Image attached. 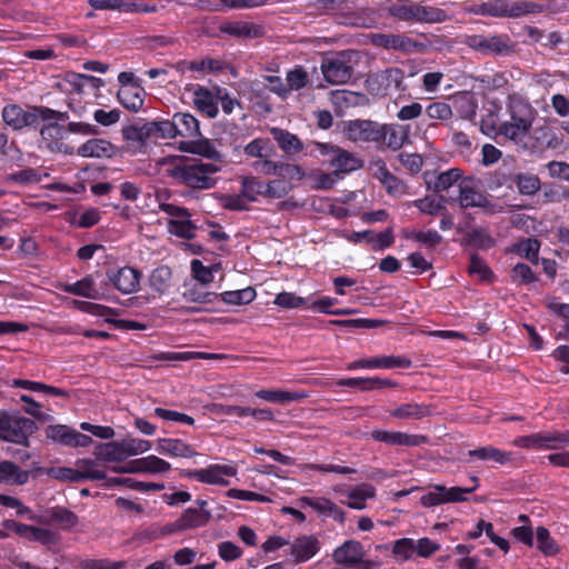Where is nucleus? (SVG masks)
I'll list each match as a JSON object with an SVG mask.
<instances>
[{"instance_id":"de8ad7c7","label":"nucleus","mask_w":569,"mask_h":569,"mask_svg":"<svg viewBox=\"0 0 569 569\" xmlns=\"http://www.w3.org/2000/svg\"><path fill=\"white\" fill-rule=\"evenodd\" d=\"M13 386L37 392L42 391L56 397H69V392L67 390L48 386L41 382L17 379L13 380Z\"/></svg>"},{"instance_id":"338daca9","label":"nucleus","mask_w":569,"mask_h":569,"mask_svg":"<svg viewBox=\"0 0 569 569\" xmlns=\"http://www.w3.org/2000/svg\"><path fill=\"white\" fill-rule=\"evenodd\" d=\"M413 204L422 212L430 216L438 214L441 210H446L440 200L426 197L413 201Z\"/></svg>"},{"instance_id":"f03ea898","label":"nucleus","mask_w":569,"mask_h":569,"mask_svg":"<svg viewBox=\"0 0 569 569\" xmlns=\"http://www.w3.org/2000/svg\"><path fill=\"white\" fill-rule=\"evenodd\" d=\"M543 6L530 0H493L470 6L467 11L491 18L517 19L531 13H540Z\"/></svg>"},{"instance_id":"cd10ccee","label":"nucleus","mask_w":569,"mask_h":569,"mask_svg":"<svg viewBox=\"0 0 569 569\" xmlns=\"http://www.w3.org/2000/svg\"><path fill=\"white\" fill-rule=\"evenodd\" d=\"M340 387H358L362 391H369L381 388H393L397 386L395 381L381 378H345L337 381Z\"/></svg>"},{"instance_id":"774afa93","label":"nucleus","mask_w":569,"mask_h":569,"mask_svg":"<svg viewBox=\"0 0 569 569\" xmlns=\"http://www.w3.org/2000/svg\"><path fill=\"white\" fill-rule=\"evenodd\" d=\"M124 562L109 559H88L81 563L82 569H123Z\"/></svg>"},{"instance_id":"423d86ee","label":"nucleus","mask_w":569,"mask_h":569,"mask_svg":"<svg viewBox=\"0 0 569 569\" xmlns=\"http://www.w3.org/2000/svg\"><path fill=\"white\" fill-rule=\"evenodd\" d=\"M463 43L486 56L509 54L516 51V43L506 33L466 36Z\"/></svg>"},{"instance_id":"aec40b11","label":"nucleus","mask_w":569,"mask_h":569,"mask_svg":"<svg viewBox=\"0 0 569 569\" xmlns=\"http://www.w3.org/2000/svg\"><path fill=\"white\" fill-rule=\"evenodd\" d=\"M459 203L465 209L486 207L488 199L483 192L476 188L473 179L467 178L459 183Z\"/></svg>"},{"instance_id":"c85d7f7f","label":"nucleus","mask_w":569,"mask_h":569,"mask_svg":"<svg viewBox=\"0 0 569 569\" xmlns=\"http://www.w3.org/2000/svg\"><path fill=\"white\" fill-rule=\"evenodd\" d=\"M376 496V489L372 485L361 483L353 487L347 493L348 501H341L351 509L362 510L367 507L366 500Z\"/></svg>"},{"instance_id":"393cba45","label":"nucleus","mask_w":569,"mask_h":569,"mask_svg":"<svg viewBox=\"0 0 569 569\" xmlns=\"http://www.w3.org/2000/svg\"><path fill=\"white\" fill-rule=\"evenodd\" d=\"M77 153L83 158H110L114 153V147L104 139L92 138L81 144Z\"/></svg>"},{"instance_id":"c756f323","label":"nucleus","mask_w":569,"mask_h":569,"mask_svg":"<svg viewBox=\"0 0 569 569\" xmlns=\"http://www.w3.org/2000/svg\"><path fill=\"white\" fill-rule=\"evenodd\" d=\"M29 479V471L22 470L9 460L0 461V483L24 485Z\"/></svg>"},{"instance_id":"f704fd0d","label":"nucleus","mask_w":569,"mask_h":569,"mask_svg":"<svg viewBox=\"0 0 569 569\" xmlns=\"http://www.w3.org/2000/svg\"><path fill=\"white\" fill-rule=\"evenodd\" d=\"M318 551V540L311 536L298 538L291 546V553L296 561H306Z\"/></svg>"},{"instance_id":"ea45409f","label":"nucleus","mask_w":569,"mask_h":569,"mask_svg":"<svg viewBox=\"0 0 569 569\" xmlns=\"http://www.w3.org/2000/svg\"><path fill=\"white\" fill-rule=\"evenodd\" d=\"M182 297L189 301L194 303H213L216 300H219V295L206 290V286L194 283L189 287L183 293Z\"/></svg>"},{"instance_id":"bb28decb","label":"nucleus","mask_w":569,"mask_h":569,"mask_svg":"<svg viewBox=\"0 0 569 569\" xmlns=\"http://www.w3.org/2000/svg\"><path fill=\"white\" fill-rule=\"evenodd\" d=\"M174 138L177 136L197 138L200 136L198 120L189 113H176L172 118Z\"/></svg>"},{"instance_id":"412c9836","label":"nucleus","mask_w":569,"mask_h":569,"mask_svg":"<svg viewBox=\"0 0 569 569\" xmlns=\"http://www.w3.org/2000/svg\"><path fill=\"white\" fill-rule=\"evenodd\" d=\"M403 80L405 72L399 68H388L371 78V81L377 82L382 88V94H388L390 90L406 91L407 86Z\"/></svg>"},{"instance_id":"f3484780","label":"nucleus","mask_w":569,"mask_h":569,"mask_svg":"<svg viewBox=\"0 0 569 569\" xmlns=\"http://www.w3.org/2000/svg\"><path fill=\"white\" fill-rule=\"evenodd\" d=\"M411 360L402 356H381L369 359H360L348 366L349 370L357 368H410Z\"/></svg>"},{"instance_id":"4be33fe9","label":"nucleus","mask_w":569,"mask_h":569,"mask_svg":"<svg viewBox=\"0 0 569 569\" xmlns=\"http://www.w3.org/2000/svg\"><path fill=\"white\" fill-rule=\"evenodd\" d=\"M365 556L363 548L360 542L349 540L333 552V559L337 563L349 567L358 566Z\"/></svg>"},{"instance_id":"8fccbe9b","label":"nucleus","mask_w":569,"mask_h":569,"mask_svg":"<svg viewBox=\"0 0 569 569\" xmlns=\"http://www.w3.org/2000/svg\"><path fill=\"white\" fill-rule=\"evenodd\" d=\"M78 472L81 476V482L83 480H103L106 479V472L97 467V463L90 459H81L77 461Z\"/></svg>"},{"instance_id":"4d7b16f0","label":"nucleus","mask_w":569,"mask_h":569,"mask_svg":"<svg viewBox=\"0 0 569 569\" xmlns=\"http://www.w3.org/2000/svg\"><path fill=\"white\" fill-rule=\"evenodd\" d=\"M113 485H123L130 489L138 490V491H160L164 488L162 483H154V482H142L137 481L132 478H113L110 480Z\"/></svg>"},{"instance_id":"9b49d317","label":"nucleus","mask_w":569,"mask_h":569,"mask_svg":"<svg viewBox=\"0 0 569 569\" xmlns=\"http://www.w3.org/2000/svg\"><path fill=\"white\" fill-rule=\"evenodd\" d=\"M236 473V468L227 465H211L206 469L187 470L182 472L184 477L193 478L200 482L220 486H228L229 481L224 478L233 477Z\"/></svg>"},{"instance_id":"5fc2aeb1","label":"nucleus","mask_w":569,"mask_h":569,"mask_svg":"<svg viewBox=\"0 0 569 569\" xmlns=\"http://www.w3.org/2000/svg\"><path fill=\"white\" fill-rule=\"evenodd\" d=\"M256 297V291L248 287L242 290L237 291H226L219 295V299H221L226 303L231 305H246L251 302Z\"/></svg>"},{"instance_id":"7ed1b4c3","label":"nucleus","mask_w":569,"mask_h":569,"mask_svg":"<svg viewBox=\"0 0 569 569\" xmlns=\"http://www.w3.org/2000/svg\"><path fill=\"white\" fill-rule=\"evenodd\" d=\"M220 168L211 162L179 163L169 170V176L191 189L206 190L214 187L213 174Z\"/></svg>"},{"instance_id":"3c124183","label":"nucleus","mask_w":569,"mask_h":569,"mask_svg":"<svg viewBox=\"0 0 569 569\" xmlns=\"http://www.w3.org/2000/svg\"><path fill=\"white\" fill-rule=\"evenodd\" d=\"M536 540L538 549L546 556H555L558 553L559 548L556 541L550 537V532L547 528H537Z\"/></svg>"},{"instance_id":"dca6fc26","label":"nucleus","mask_w":569,"mask_h":569,"mask_svg":"<svg viewBox=\"0 0 569 569\" xmlns=\"http://www.w3.org/2000/svg\"><path fill=\"white\" fill-rule=\"evenodd\" d=\"M2 120L13 130H21L26 127H37V118L32 114V107L24 110L21 106L7 104L1 112Z\"/></svg>"},{"instance_id":"37998d69","label":"nucleus","mask_w":569,"mask_h":569,"mask_svg":"<svg viewBox=\"0 0 569 569\" xmlns=\"http://www.w3.org/2000/svg\"><path fill=\"white\" fill-rule=\"evenodd\" d=\"M256 397L263 399L269 402H290L295 400H300L305 397L302 393L298 392H290L284 390H272V389H262L257 391Z\"/></svg>"},{"instance_id":"f257e3e1","label":"nucleus","mask_w":569,"mask_h":569,"mask_svg":"<svg viewBox=\"0 0 569 569\" xmlns=\"http://www.w3.org/2000/svg\"><path fill=\"white\" fill-rule=\"evenodd\" d=\"M509 113L510 120L501 123L498 127V132L516 144L522 143L528 137L537 117V111L529 102L521 99H512L509 103Z\"/></svg>"},{"instance_id":"20e7f679","label":"nucleus","mask_w":569,"mask_h":569,"mask_svg":"<svg viewBox=\"0 0 569 569\" xmlns=\"http://www.w3.org/2000/svg\"><path fill=\"white\" fill-rule=\"evenodd\" d=\"M358 59L359 53L353 50L339 51L323 57L320 69L325 80L332 86L348 83L353 77Z\"/></svg>"},{"instance_id":"b1692460","label":"nucleus","mask_w":569,"mask_h":569,"mask_svg":"<svg viewBox=\"0 0 569 569\" xmlns=\"http://www.w3.org/2000/svg\"><path fill=\"white\" fill-rule=\"evenodd\" d=\"M390 416L402 420H421L432 416V406L416 402L402 403L390 411Z\"/></svg>"},{"instance_id":"a878e982","label":"nucleus","mask_w":569,"mask_h":569,"mask_svg":"<svg viewBox=\"0 0 569 569\" xmlns=\"http://www.w3.org/2000/svg\"><path fill=\"white\" fill-rule=\"evenodd\" d=\"M157 450L162 455L172 457L191 458L197 451L180 439L161 438L157 441Z\"/></svg>"},{"instance_id":"a211bd4d","label":"nucleus","mask_w":569,"mask_h":569,"mask_svg":"<svg viewBox=\"0 0 569 569\" xmlns=\"http://www.w3.org/2000/svg\"><path fill=\"white\" fill-rule=\"evenodd\" d=\"M372 43L385 49H393L405 53L415 52L420 47L415 40L401 34L378 33L372 37Z\"/></svg>"},{"instance_id":"c9c22d12","label":"nucleus","mask_w":569,"mask_h":569,"mask_svg":"<svg viewBox=\"0 0 569 569\" xmlns=\"http://www.w3.org/2000/svg\"><path fill=\"white\" fill-rule=\"evenodd\" d=\"M172 279V271L168 266L157 267L149 276L148 282L150 288L159 295L166 293Z\"/></svg>"},{"instance_id":"39448f33","label":"nucleus","mask_w":569,"mask_h":569,"mask_svg":"<svg viewBox=\"0 0 569 569\" xmlns=\"http://www.w3.org/2000/svg\"><path fill=\"white\" fill-rule=\"evenodd\" d=\"M392 17L403 21L436 23L446 20L443 10L433 7H426L408 0L397 1L389 8Z\"/></svg>"},{"instance_id":"a18cd8bd","label":"nucleus","mask_w":569,"mask_h":569,"mask_svg":"<svg viewBox=\"0 0 569 569\" xmlns=\"http://www.w3.org/2000/svg\"><path fill=\"white\" fill-rule=\"evenodd\" d=\"M264 182L257 177H243L241 181V196L248 201H257L258 197H263Z\"/></svg>"},{"instance_id":"58836bf2","label":"nucleus","mask_w":569,"mask_h":569,"mask_svg":"<svg viewBox=\"0 0 569 569\" xmlns=\"http://www.w3.org/2000/svg\"><path fill=\"white\" fill-rule=\"evenodd\" d=\"M512 181L516 183L518 192L522 196H533L541 187L539 177L529 172L516 173L512 177Z\"/></svg>"},{"instance_id":"0eeeda50","label":"nucleus","mask_w":569,"mask_h":569,"mask_svg":"<svg viewBox=\"0 0 569 569\" xmlns=\"http://www.w3.org/2000/svg\"><path fill=\"white\" fill-rule=\"evenodd\" d=\"M319 152L328 157L329 164L333 168L335 174L350 173L363 167V160L339 146L326 142H316Z\"/></svg>"},{"instance_id":"6e6d98bb","label":"nucleus","mask_w":569,"mask_h":569,"mask_svg":"<svg viewBox=\"0 0 569 569\" xmlns=\"http://www.w3.org/2000/svg\"><path fill=\"white\" fill-rule=\"evenodd\" d=\"M146 131V123L142 126L133 123L122 128V136L128 142L141 146L149 140V134Z\"/></svg>"},{"instance_id":"09e8293b","label":"nucleus","mask_w":569,"mask_h":569,"mask_svg":"<svg viewBox=\"0 0 569 569\" xmlns=\"http://www.w3.org/2000/svg\"><path fill=\"white\" fill-rule=\"evenodd\" d=\"M98 457L109 462H120L127 458L121 441L101 445Z\"/></svg>"},{"instance_id":"49530a36","label":"nucleus","mask_w":569,"mask_h":569,"mask_svg":"<svg viewBox=\"0 0 569 569\" xmlns=\"http://www.w3.org/2000/svg\"><path fill=\"white\" fill-rule=\"evenodd\" d=\"M158 360L188 361L192 359H222L224 355L207 352H162L154 357Z\"/></svg>"},{"instance_id":"c03bdc74","label":"nucleus","mask_w":569,"mask_h":569,"mask_svg":"<svg viewBox=\"0 0 569 569\" xmlns=\"http://www.w3.org/2000/svg\"><path fill=\"white\" fill-rule=\"evenodd\" d=\"M146 132L149 139H172L174 138L172 120L152 121L146 123Z\"/></svg>"},{"instance_id":"864d4df0","label":"nucleus","mask_w":569,"mask_h":569,"mask_svg":"<svg viewBox=\"0 0 569 569\" xmlns=\"http://www.w3.org/2000/svg\"><path fill=\"white\" fill-rule=\"evenodd\" d=\"M286 81V87L289 93L290 91H298L305 88L309 82V76L302 67L298 66L295 69L288 71Z\"/></svg>"},{"instance_id":"79ce46f5","label":"nucleus","mask_w":569,"mask_h":569,"mask_svg":"<svg viewBox=\"0 0 569 569\" xmlns=\"http://www.w3.org/2000/svg\"><path fill=\"white\" fill-rule=\"evenodd\" d=\"M66 292L76 296H81L89 299H99L100 295L94 286V281L91 277H86L80 281L66 287Z\"/></svg>"},{"instance_id":"0e129e2a","label":"nucleus","mask_w":569,"mask_h":569,"mask_svg":"<svg viewBox=\"0 0 569 569\" xmlns=\"http://www.w3.org/2000/svg\"><path fill=\"white\" fill-rule=\"evenodd\" d=\"M188 149L192 153L203 156L209 159H220V153L216 150L209 140L192 141Z\"/></svg>"},{"instance_id":"9d476101","label":"nucleus","mask_w":569,"mask_h":569,"mask_svg":"<svg viewBox=\"0 0 569 569\" xmlns=\"http://www.w3.org/2000/svg\"><path fill=\"white\" fill-rule=\"evenodd\" d=\"M381 123L372 120H351L346 123L343 132L352 142H372L378 144Z\"/></svg>"},{"instance_id":"e433bc0d","label":"nucleus","mask_w":569,"mask_h":569,"mask_svg":"<svg viewBox=\"0 0 569 569\" xmlns=\"http://www.w3.org/2000/svg\"><path fill=\"white\" fill-rule=\"evenodd\" d=\"M361 98L362 94L349 90H333L330 92V101L338 114L359 104Z\"/></svg>"},{"instance_id":"680f3d73","label":"nucleus","mask_w":569,"mask_h":569,"mask_svg":"<svg viewBox=\"0 0 569 569\" xmlns=\"http://www.w3.org/2000/svg\"><path fill=\"white\" fill-rule=\"evenodd\" d=\"M425 111L430 119L435 120H448L452 116L451 107L441 101L430 103Z\"/></svg>"},{"instance_id":"1a4fd4ad","label":"nucleus","mask_w":569,"mask_h":569,"mask_svg":"<svg viewBox=\"0 0 569 569\" xmlns=\"http://www.w3.org/2000/svg\"><path fill=\"white\" fill-rule=\"evenodd\" d=\"M31 519L44 526H57L66 531L72 530L79 523L78 516L61 506L47 508L39 516L32 517Z\"/></svg>"},{"instance_id":"a19ab883","label":"nucleus","mask_w":569,"mask_h":569,"mask_svg":"<svg viewBox=\"0 0 569 569\" xmlns=\"http://www.w3.org/2000/svg\"><path fill=\"white\" fill-rule=\"evenodd\" d=\"M243 152L246 156L251 158H271L274 149L267 138H257L249 142L244 148Z\"/></svg>"},{"instance_id":"bf43d9fd","label":"nucleus","mask_w":569,"mask_h":569,"mask_svg":"<svg viewBox=\"0 0 569 569\" xmlns=\"http://www.w3.org/2000/svg\"><path fill=\"white\" fill-rule=\"evenodd\" d=\"M59 535L46 528L31 527L28 540L38 541L44 546L56 545L59 541Z\"/></svg>"},{"instance_id":"4468645a","label":"nucleus","mask_w":569,"mask_h":569,"mask_svg":"<svg viewBox=\"0 0 569 569\" xmlns=\"http://www.w3.org/2000/svg\"><path fill=\"white\" fill-rule=\"evenodd\" d=\"M371 438L379 442L400 447H418L429 441V438L423 435H409L401 431L386 430H373Z\"/></svg>"},{"instance_id":"72a5a7b5","label":"nucleus","mask_w":569,"mask_h":569,"mask_svg":"<svg viewBox=\"0 0 569 569\" xmlns=\"http://www.w3.org/2000/svg\"><path fill=\"white\" fill-rule=\"evenodd\" d=\"M210 519V513L206 510L194 508L187 509L182 516L174 521V529L187 530L204 526Z\"/></svg>"},{"instance_id":"69168bd1","label":"nucleus","mask_w":569,"mask_h":569,"mask_svg":"<svg viewBox=\"0 0 569 569\" xmlns=\"http://www.w3.org/2000/svg\"><path fill=\"white\" fill-rule=\"evenodd\" d=\"M548 308L565 320L563 330L557 337L569 340V305L553 301Z\"/></svg>"},{"instance_id":"5701e85b","label":"nucleus","mask_w":569,"mask_h":569,"mask_svg":"<svg viewBox=\"0 0 569 569\" xmlns=\"http://www.w3.org/2000/svg\"><path fill=\"white\" fill-rule=\"evenodd\" d=\"M193 104L198 111L202 112L207 117H217L219 110L216 88L211 91L204 87L197 86L193 91Z\"/></svg>"},{"instance_id":"603ef678","label":"nucleus","mask_w":569,"mask_h":569,"mask_svg":"<svg viewBox=\"0 0 569 569\" xmlns=\"http://www.w3.org/2000/svg\"><path fill=\"white\" fill-rule=\"evenodd\" d=\"M541 449L555 450L569 443V431L540 432Z\"/></svg>"},{"instance_id":"2f4dec72","label":"nucleus","mask_w":569,"mask_h":569,"mask_svg":"<svg viewBox=\"0 0 569 569\" xmlns=\"http://www.w3.org/2000/svg\"><path fill=\"white\" fill-rule=\"evenodd\" d=\"M117 97L126 109L138 111L143 104L144 90L140 86H126L119 89Z\"/></svg>"},{"instance_id":"13d9d810","label":"nucleus","mask_w":569,"mask_h":569,"mask_svg":"<svg viewBox=\"0 0 569 569\" xmlns=\"http://www.w3.org/2000/svg\"><path fill=\"white\" fill-rule=\"evenodd\" d=\"M224 69V62L219 59L206 57L201 60L190 61L189 70L199 72H219Z\"/></svg>"},{"instance_id":"2eb2a0df","label":"nucleus","mask_w":569,"mask_h":569,"mask_svg":"<svg viewBox=\"0 0 569 569\" xmlns=\"http://www.w3.org/2000/svg\"><path fill=\"white\" fill-rule=\"evenodd\" d=\"M49 439L69 447H87L92 439L63 425L50 426L46 430Z\"/></svg>"},{"instance_id":"7c9ffc66","label":"nucleus","mask_w":569,"mask_h":569,"mask_svg":"<svg viewBox=\"0 0 569 569\" xmlns=\"http://www.w3.org/2000/svg\"><path fill=\"white\" fill-rule=\"evenodd\" d=\"M471 459L492 461L498 465H506L512 460V453L502 451L492 446L479 447L468 451Z\"/></svg>"},{"instance_id":"473e14b6","label":"nucleus","mask_w":569,"mask_h":569,"mask_svg":"<svg viewBox=\"0 0 569 569\" xmlns=\"http://www.w3.org/2000/svg\"><path fill=\"white\" fill-rule=\"evenodd\" d=\"M271 134L277 141L279 148L289 156L303 150V142L296 134L287 130L272 128Z\"/></svg>"},{"instance_id":"6e6552de","label":"nucleus","mask_w":569,"mask_h":569,"mask_svg":"<svg viewBox=\"0 0 569 569\" xmlns=\"http://www.w3.org/2000/svg\"><path fill=\"white\" fill-rule=\"evenodd\" d=\"M34 430V422L28 418L0 412V438L4 441L24 443Z\"/></svg>"},{"instance_id":"e2e57ef3","label":"nucleus","mask_w":569,"mask_h":569,"mask_svg":"<svg viewBox=\"0 0 569 569\" xmlns=\"http://www.w3.org/2000/svg\"><path fill=\"white\" fill-rule=\"evenodd\" d=\"M540 249V242L537 239H527L521 241L517 246V252L528 259L529 261L536 262L538 260V253Z\"/></svg>"},{"instance_id":"4c0bfd02","label":"nucleus","mask_w":569,"mask_h":569,"mask_svg":"<svg viewBox=\"0 0 569 569\" xmlns=\"http://www.w3.org/2000/svg\"><path fill=\"white\" fill-rule=\"evenodd\" d=\"M453 107L461 118L472 120L478 104L472 93L461 92L453 97Z\"/></svg>"},{"instance_id":"052dcab7","label":"nucleus","mask_w":569,"mask_h":569,"mask_svg":"<svg viewBox=\"0 0 569 569\" xmlns=\"http://www.w3.org/2000/svg\"><path fill=\"white\" fill-rule=\"evenodd\" d=\"M169 226L170 231L180 238L192 239L194 237L196 227L189 218L171 220Z\"/></svg>"},{"instance_id":"6ab92c4d","label":"nucleus","mask_w":569,"mask_h":569,"mask_svg":"<svg viewBox=\"0 0 569 569\" xmlns=\"http://www.w3.org/2000/svg\"><path fill=\"white\" fill-rule=\"evenodd\" d=\"M221 33L238 39H253L262 36V28L248 21H224L218 27Z\"/></svg>"},{"instance_id":"f8f14e48","label":"nucleus","mask_w":569,"mask_h":569,"mask_svg":"<svg viewBox=\"0 0 569 569\" xmlns=\"http://www.w3.org/2000/svg\"><path fill=\"white\" fill-rule=\"evenodd\" d=\"M107 278L118 291L130 295L139 290L141 272L133 267L126 266L117 270H108Z\"/></svg>"},{"instance_id":"ddd939ff","label":"nucleus","mask_w":569,"mask_h":569,"mask_svg":"<svg viewBox=\"0 0 569 569\" xmlns=\"http://www.w3.org/2000/svg\"><path fill=\"white\" fill-rule=\"evenodd\" d=\"M409 132V126H401L398 123H382L380 126L377 147L379 149L386 148L392 151H398L408 141Z\"/></svg>"}]
</instances>
